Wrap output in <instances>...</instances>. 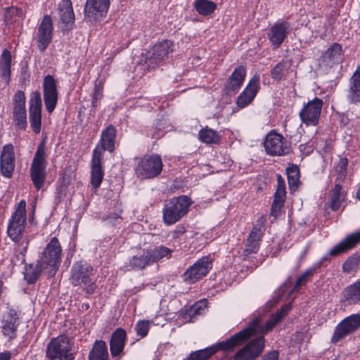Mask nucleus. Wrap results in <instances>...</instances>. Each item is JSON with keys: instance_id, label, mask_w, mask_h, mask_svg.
<instances>
[{"instance_id": "f257e3e1", "label": "nucleus", "mask_w": 360, "mask_h": 360, "mask_svg": "<svg viewBox=\"0 0 360 360\" xmlns=\"http://www.w3.org/2000/svg\"><path fill=\"white\" fill-rule=\"evenodd\" d=\"M249 331V329H243L226 341H222L215 345L193 352L186 360H207L219 349L231 350L248 338Z\"/></svg>"}, {"instance_id": "f03ea898", "label": "nucleus", "mask_w": 360, "mask_h": 360, "mask_svg": "<svg viewBox=\"0 0 360 360\" xmlns=\"http://www.w3.org/2000/svg\"><path fill=\"white\" fill-rule=\"evenodd\" d=\"M93 267L82 262H77L71 268L70 282L75 286L79 285L87 294H92L96 288L93 276Z\"/></svg>"}, {"instance_id": "7ed1b4c3", "label": "nucleus", "mask_w": 360, "mask_h": 360, "mask_svg": "<svg viewBox=\"0 0 360 360\" xmlns=\"http://www.w3.org/2000/svg\"><path fill=\"white\" fill-rule=\"evenodd\" d=\"M191 199L186 195L173 198L167 201L162 210L163 220L167 225L178 221L188 211Z\"/></svg>"}, {"instance_id": "20e7f679", "label": "nucleus", "mask_w": 360, "mask_h": 360, "mask_svg": "<svg viewBox=\"0 0 360 360\" xmlns=\"http://www.w3.org/2000/svg\"><path fill=\"white\" fill-rule=\"evenodd\" d=\"M46 147L45 141L38 146L30 167L31 180L34 187L39 190L44 184L46 177Z\"/></svg>"}, {"instance_id": "39448f33", "label": "nucleus", "mask_w": 360, "mask_h": 360, "mask_svg": "<svg viewBox=\"0 0 360 360\" xmlns=\"http://www.w3.org/2000/svg\"><path fill=\"white\" fill-rule=\"evenodd\" d=\"M62 248L57 238L53 237L44 248L39 259L42 267L48 269V276L53 277L60 263Z\"/></svg>"}, {"instance_id": "423d86ee", "label": "nucleus", "mask_w": 360, "mask_h": 360, "mask_svg": "<svg viewBox=\"0 0 360 360\" xmlns=\"http://www.w3.org/2000/svg\"><path fill=\"white\" fill-rule=\"evenodd\" d=\"M72 345L70 338L64 335L53 338L49 342L46 355L49 360H73Z\"/></svg>"}, {"instance_id": "0eeeda50", "label": "nucleus", "mask_w": 360, "mask_h": 360, "mask_svg": "<svg viewBox=\"0 0 360 360\" xmlns=\"http://www.w3.org/2000/svg\"><path fill=\"white\" fill-rule=\"evenodd\" d=\"M174 44L169 40H163L155 44L150 50L142 53L141 62L150 68L161 63L173 51Z\"/></svg>"}, {"instance_id": "6e6552de", "label": "nucleus", "mask_w": 360, "mask_h": 360, "mask_svg": "<svg viewBox=\"0 0 360 360\" xmlns=\"http://www.w3.org/2000/svg\"><path fill=\"white\" fill-rule=\"evenodd\" d=\"M26 221V202L21 200L18 204L8 226V235L12 240L19 242L22 238Z\"/></svg>"}, {"instance_id": "1a4fd4ad", "label": "nucleus", "mask_w": 360, "mask_h": 360, "mask_svg": "<svg viewBox=\"0 0 360 360\" xmlns=\"http://www.w3.org/2000/svg\"><path fill=\"white\" fill-rule=\"evenodd\" d=\"M162 161L158 155H146L141 158L135 169L136 174L142 179H152L158 176L162 170Z\"/></svg>"}, {"instance_id": "9d476101", "label": "nucleus", "mask_w": 360, "mask_h": 360, "mask_svg": "<svg viewBox=\"0 0 360 360\" xmlns=\"http://www.w3.org/2000/svg\"><path fill=\"white\" fill-rule=\"evenodd\" d=\"M264 146L266 152L273 156L285 155L291 150L290 143L286 139L274 131L266 135Z\"/></svg>"}, {"instance_id": "9b49d317", "label": "nucleus", "mask_w": 360, "mask_h": 360, "mask_svg": "<svg viewBox=\"0 0 360 360\" xmlns=\"http://www.w3.org/2000/svg\"><path fill=\"white\" fill-rule=\"evenodd\" d=\"M256 335H259V336L252 340L245 347L238 350L234 355V360H255L262 353L265 343L264 338V335L255 333L248 338L245 341ZM244 342L245 340L241 343V345ZM239 345H240V344Z\"/></svg>"}, {"instance_id": "f8f14e48", "label": "nucleus", "mask_w": 360, "mask_h": 360, "mask_svg": "<svg viewBox=\"0 0 360 360\" xmlns=\"http://www.w3.org/2000/svg\"><path fill=\"white\" fill-rule=\"evenodd\" d=\"M290 309L288 306L282 307L280 311H278L274 314L271 319L264 326H261V318L255 317L251 320L248 326L245 329H249L248 338L255 333H259L262 335L267 334L277 323L278 322L288 313Z\"/></svg>"}, {"instance_id": "ddd939ff", "label": "nucleus", "mask_w": 360, "mask_h": 360, "mask_svg": "<svg viewBox=\"0 0 360 360\" xmlns=\"http://www.w3.org/2000/svg\"><path fill=\"white\" fill-rule=\"evenodd\" d=\"M212 259L205 256L198 259L183 274V279L188 283H194L206 276L212 269Z\"/></svg>"}, {"instance_id": "4468645a", "label": "nucleus", "mask_w": 360, "mask_h": 360, "mask_svg": "<svg viewBox=\"0 0 360 360\" xmlns=\"http://www.w3.org/2000/svg\"><path fill=\"white\" fill-rule=\"evenodd\" d=\"M323 107V101L319 98L308 101L299 112L300 118L307 126L315 127L319 124Z\"/></svg>"}, {"instance_id": "2eb2a0df", "label": "nucleus", "mask_w": 360, "mask_h": 360, "mask_svg": "<svg viewBox=\"0 0 360 360\" xmlns=\"http://www.w3.org/2000/svg\"><path fill=\"white\" fill-rule=\"evenodd\" d=\"M53 31V25L51 17L46 15L37 28L35 36L37 46L40 52H44L51 43Z\"/></svg>"}, {"instance_id": "dca6fc26", "label": "nucleus", "mask_w": 360, "mask_h": 360, "mask_svg": "<svg viewBox=\"0 0 360 360\" xmlns=\"http://www.w3.org/2000/svg\"><path fill=\"white\" fill-rule=\"evenodd\" d=\"M13 121L15 127L25 130L27 125V111L25 108V95L23 91H18L13 96Z\"/></svg>"}, {"instance_id": "f3484780", "label": "nucleus", "mask_w": 360, "mask_h": 360, "mask_svg": "<svg viewBox=\"0 0 360 360\" xmlns=\"http://www.w3.org/2000/svg\"><path fill=\"white\" fill-rule=\"evenodd\" d=\"M360 326V314L349 316L339 323L335 328L331 342L336 343L354 333Z\"/></svg>"}, {"instance_id": "a211bd4d", "label": "nucleus", "mask_w": 360, "mask_h": 360, "mask_svg": "<svg viewBox=\"0 0 360 360\" xmlns=\"http://www.w3.org/2000/svg\"><path fill=\"white\" fill-rule=\"evenodd\" d=\"M29 119L33 131L38 134L41 127V98L39 91L32 94L29 103Z\"/></svg>"}, {"instance_id": "6ab92c4d", "label": "nucleus", "mask_w": 360, "mask_h": 360, "mask_svg": "<svg viewBox=\"0 0 360 360\" xmlns=\"http://www.w3.org/2000/svg\"><path fill=\"white\" fill-rule=\"evenodd\" d=\"M290 30V23L284 20L276 22L269 28L267 37L273 49H277L281 45Z\"/></svg>"}, {"instance_id": "aec40b11", "label": "nucleus", "mask_w": 360, "mask_h": 360, "mask_svg": "<svg viewBox=\"0 0 360 360\" xmlns=\"http://www.w3.org/2000/svg\"><path fill=\"white\" fill-rule=\"evenodd\" d=\"M43 91L46 108L51 113L54 110L58 101L56 81L51 75H46L44 77Z\"/></svg>"}, {"instance_id": "412c9836", "label": "nucleus", "mask_w": 360, "mask_h": 360, "mask_svg": "<svg viewBox=\"0 0 360 360\" xmlns=\"http://www.w3.org/2000/svg\"><path fill=\"white\" fill-rule=\"evenodd\" d=\"M1 323L3 335L8 340L15 338L17 328L20 325L18 312L13 309H9L4 314Z\"/></svg>"}, {"instance_id": "4be33fe9", "label": "nucleus", "mask_w": 360, "mask_h": 360, "mask_svg": "<svg viewBox=\"0 0 360 360\" xmlns=\"http://www.w3.org/2000/svg\"><path fill=\"white\" fill-rule=\"evenodd\" d=\"M15 169L14 146L7 143L2 148L0 155V170L3 176L11 177Z\"/></svg>"}, {"instance_id": "5701e85b", "label": "nucleus", "mask_w": 360, "mask_h": 360, "mask_svg": "<svg viewBox=\"0 0 360 360\" xmlns=\"http://www.w3.org/2000/svg\"><path fill=\"white\" fill-rule=\"evenodd\" d=\"M109 5V0H87L84 8L86 18L89 21L97 20L107 12Z\"/></svg>"}, {"instance_id": "b1692460", "label": "nucleus", "mask_w": 360, "mask_h": 360, "mask_svg": "<svg viewBox=\"0 0 360 360\" xmlns=\"http://www.w3.org/2000/svg\"><path fill=\"white\" fill-rule=\"evenodd\" d=\"M259 86V76L255 75L248 85L237 98L236 104L243 108L248 105L255 97Z\"/></svg>"}, {"instance_id": "393cba45", "label": "nucleus", "mask_w": 360, "mask_h": 360, "mask_svg": "<svg viewBox=\"0 0 360 360\" xmlns=\"http://www.w3.org/2000/svg\"><path fill=\"white\" fill-rule=\"evenodd\" d=\"M116 137V129L115 128L110 125L105 129H104L101 136V140L96 146L94 151L99 152V156H103V153L105 150H108L110 153L113 152L115 150V139Z\"/></svg>"}, {"instance_id": "a878e982", "label": "nucleus", "mask_w": 360, "mask_h": 360, "mask_svg": "<svg viewBox=\"0 0 360 360\" xmlns=\"http://www.w3.org/2000/svg\"><path fill=\"white\" fill-rule=\"evenodd\" d=\"M58 13L63 30L72 29L75 23V13L70 0H61L58 4Z\"/></svg>"}, {"instance_id": "bb28decb", "label": "nucleus", "mask_w": 360, "mask_h": 360, "mask_svg": "<svg viewBox=\"0 0 360 360\" xmlns=\"http://www.w3.org/2000/svg\"><path fill=\"white\" fill-rule=\"evenodd\" d=\"M346 98L349 103H360V67H358L349 80Z\"/></svg>"}, {"instance_id": "cd10ccee", "label": "nucleus", "mask_w": 360, "mask_h": 360, "mask_svg": "<svg viewBox=\"0 0 360 360\" xmlns=\"http://www.w3.org/2000/svg\"><path fill=\"white\" fill-rule=\"evenodd\" d=\"M246 75L245 67L240 65L237 67L226 84L225 88L227 94L233 93L235 94L241 87Z\"/></svg>"}, {"instance_id": "c85d7f7f", "label": "nucleus", "mask_w": 360, "mask_h": 360, "mask_svg": "<svg viewBox=\"0 0 360 360\" xmlns=\"http://www.w3.org/2000/svg\"><path fill=\"white\" fill-rule=\"evenodd\" d=\"M277 186L274 194V199L271 206V214L276 216L281 208L283 206L285 197V184L280 174L277 175Z\"/></svg>"}, {"instance_id": "c756f323", "label": "nucleus", "mask_w": 360, "mask_h": 360, "mask_svg": "<svg viewBox=\"0 0 360 360\" xmlns=\"http://www.w3.org/2000/svg\"><path fill=\"white\" fill-rule=\"evenodd\" d=\"M342 60V46L333 43L322 55L321 62L327 67H333Z\"/></svg>"}, {"instance_id": "7c9ffc66", "label": "nucleus", "mask_w": 360, "mask_h": 360, "mask_svg": "<svg viewBox=\"0 0 360 360\" xmlns=\"http://www.w3.org/2000/svg\"><path fill=\"white\" fill-rule=\"evenodd\" d=\"M101 156L99 152L93 151L91 160V184L94 188L100 186L104 176V172L101 166Z\"/></svg>"}, {"instance_id": "2f4dec72", "label": "nucleus", "mask_w": 360, "mask_h": 360, "mask_svg": "<svg viewBox=\"0 0 360 360\" xmlns=\"http://www.w3.org/2000/svg\"><path fill=\"white\" fill-rule=\"evenodd\" d=\"M359 243H360V232L352 233L333 247L330 251V255L337 256L346 252L354 248Z\"/></svg>"}, {"instance_id": "473e14b6", "label": "nucleus", "mask_w": 360, "mask_h": 360, "mask_svg": "<svg viewBox=\"0 0 360 360\" xmlns=\"http://www.w3.org/2000/svg\"><path fill=\"white\" fill-rule=\"evenodd\" d=\"M125 339L126 332L124 329L119 328L112 333L110 341V349L112 356H117L122 352Z\"/></svg>"}, {"instance_id": "72a5a7b5", "label": "nucleus", "mask_w": 360, "mask_h": 360, "mask_svg": "<svg viewBox=\"0 0 360 360\" xmlns=\"http://www.w3.org/2000/svg\"><path fill=\"white\" fill-rule=\"evenodd\" d=\"M346 193L342 190L340 182H336L334 187L329 193L328 204L332 210H338L341 204L345 201Z\"/></svg>"}, {"instance_id": "f704fd0d", "label": "nucleus", "mask_w": 360, "mask_h": 360, "mask_svg": "<svg viewBox=\"0 0 360 360\" xmlns=\"http://www.w3.org/2000/svg\"><path fill=\"white\" fill-rule=\"evenodd\" d=\"M262 236V231L259 228L255 227L252 229L247 240L246 248L243 252L245 256H248L251 253L257 252Z\"/></svg>"}, {"instance_id": "c9c22d12", "label": "nucleus", "mask_w": 360, "mask_h": 360, "mask_svg": "<svg viewBox=\"0 0 360 360\" xmlns=\"http://www.w3.org/2000/svg\"><path fill=\"white\" fill-rule=\"evenodd\" d=\"M108 353L106 343L96 340L89 353V360H108Z\"/></svg>"}, {"instance_id": "e433bc0d", "label": "nucleus", "mask_w": 360, "mask_h": 360, "mask_svg": "<svg viewBox=\"0 0 360 360\" xmlns=\"http://www.w3.org/2000/svg\"><path fill=\"white\" fill-rule=\"evenodd\" d=\"M148 250H143L137 255L133 256L129 261V266L133 269H143L146 266L151 265Z\"/></svg>"}, {"instance_id": "4c0bfd02", "label": "nucleus", "mask_w": 360, "mask_h": 360, "mask_svg": "<svg viewBox=\"0 0 360 360\" xmlns=\"http://www.w3.org/2000/svg\"><path fill=\"white\" fill-rule=\"evenodd\" d=\"M291 64L287 60H281L276 64L271 71V75L273 79L280 81L284 79L289 73Z\"/></svg>"}, {"instance_id": "58836bf2", "label": "nucleus", "mask_w": 360, "mask_h": 360, "mask_svg": "<svg viewBox=\"0 0 360 360\" xmlns=\"http://www.w3.org/2000/svg\"><path fill=\"white\" fill-rule=\"evenodd\" d=\"M48 269L45 267H42L39 264V259L37 261V264H30L29 267L26 269V272L25 274V277L29 283H34L41 271H44L48 276L47 272Z\"/></svg>"}, {"instance_id": "ea45409f", "label": "nucleus", "mask_w": 360, "mask_h": 360, "mask_svg": "<svg viewBox=\"0 0 360 360\" xmlns=\"http://www.w3.org/2000/svg\"><path fill=\"white\" fill-rule=\"evenodd\" d=\"M194 7L200 15L205 16L212 14L216 9L217 4L209 0H196Z\"/></svg>"}, {"instance_id": "a19ab883", "label": "nucleus", "mask_w": 360, "mask_h": 360, "mask_svg": "<svg viewBox=\"0 0 360 360\" xmlns=\"http://www.w3.org/2000/svg\"><path fill=\"white\" fill-rule=\"evenodd\" d=\"M148 250L152 264L160 261L164 257H169L173 252L172 249L162 245L158 246Z\"/></svg>"}, {"instance_id": "79ce46f5", "label": "nucleus", "mask_w": 360, "mask_h": 360, "mask_svg": "<svg viewBox=\"0 0 360 360\" xmlns=\"http://www.w3.org/2000/svg\"><path fill=\"white\" fill-rule=\"evenodd\" d=\"M345 298L350 304H354L360 300V281L349 285L345 290Z\"/></svg>"}, {"instance_id": "37998d69", "label": "nucleus", "mask_w": 360, "mask_h": 360, "mask_svg": "<svg viewBox=\"0 0 360 360\" xmlns=\"http://www.w3.org/2000/svg\"><path fill=\"white\" fill-rule=\"evenodd\" d=\"M199 139L201 141L207 144L218 143L219 141V136L217 132L209 128H205L200 131Z\"/></svg>"}, {"instance_id": "c03bdc74", "label": "nucleus", "mask_w": 360, "mask_h": 360, "mask_svg": "<svg viewBox=\"0 0 360 360\" xmlns=\"http://www.w3.org/2000/svg\"><path fill=\"white\" fill-rule=\"evenodd\" d=\"M287 176L290 189L295 190L300 183V170L297 166H292L287 169Z\"/></svg>"}, {"instance_id": "a18cd8bd", "label": "nucleus", "mask_w": 360, "mask_h": 360, "mask_svg": "<svg viewBox=\"0 0 360 360\" xmlns=\"http://www.w3.org/2000/svg\"><path fill=\"white\" fill-rule=\"evenodd\" d=\"M315 270L314 269H307L302 275H300L295 283L294 290H298L300 288L305 285L314 275Z\"/></svg>"}, {"instance_id": "49530a36", "label": "nucleus", "mask_w": 360, "mask_h": 360, "mask_svg": "<svg viewBox=\"0 0 360 360\" xmlns=\"http://www.w3.org/2000/svg\"><path fill=\"white\" fill-rule=\"evenodd\" d=\"M360 257L357 255H352L348 258L342 265V269L346 273H350L355 270L359 264Z\"/></svg>"}, {"instance_id": "de8ad7c7", "label": "nucleus", "mask_w": 360, "mask_h": 360, "mask_svg": "<svg viewBox=\"0 0 360 360\" xmlns=\"http://www.w3.org/2000/svg\"><path fill=\"white\" fill-rule=\"evenodd\" d=\"M347 159L345 158L340 160L339 163L336 167V171L338 172V177L335 180L336 182H340L345 178L347 175Z\"/></svg>"}, {"instance_id": "09e8293b", "label": "nucleus", "mask_w": 360, "mask_h": 360, "mask_svg": "<svg viewBox=\"0 0 360 360\" xmlns=\"http://www.w3.org/2000/svg\"><path fill=\"white\" fill-rule=\"evenodd\" d=\"M149 326V321H139L135 326V330L137 333V335L140 336L141 338L146 337L148 333Z\"/></svg>"}, {"instance_id": "8fccbe9b", "label": "nucleus", "mask_w": 360, "mask_h": 360, "mask_svg": "<svg viewBox=\"0 0 360 360\" xmlns=\"http://www.w3.org/2000/svg\"><path fill=\"white\" fill-rule=\"evenodd\" d=\"M11 52L7 49H4L0 58V67L11 68Z\"/></svg>"}, {"instance_id": "3c124183", "label": "nucleus", "mask_w": 360, "mask_h": 360, "mask_svg": "<svg viewBox=\"0 0 360 360\" xmlns=\"http://www.w3.org/2000/svg\"><path fill=\"white\" fill-rule=\"evenodd\" d=\"M207 300L205 299L201 300L200 301L195 303L191 308V312L193 314H200L202 311L205 310L207 307Z\"/></svg>"}, {"instance_id": "603ef678", "label": "nucleus", "mask_w": 360, "mask_h": 360, "mask_svg": "<svg viewBox=\"0 0 360 360\" xmlns=\"http://www.w3.org/2000/svg\"><path fill=\"white\" fill-rule=\"evenodd\" d=\"M103 86L102 85L96 84L94 88V96L92 98V105L95 106L97 101L102 97Z\"/></svg>"}, {"instance_id": "864d4df0", "label": "nucleus", "mask_w": 360, "mask_h": 360, "mask_svg": "<svg viewBox=\"0 0 360 360\" xmlns=\"http://www.w3.org/2000/svg\"><path fill=\"white\" fill-rule=\"evenodd\" d=\"M1 77L6 84H8L11 78V68L0 67Z\"/></svg>"}, {"instance_id": "5fc2aeb1", "label": "nucleus", "mask_w": 360, "mask_h": 360, "mask_svg": "<svg viewBox=\"0 0 360 360\" xmlns=\"http://www.w3.org/2000/svg\"><path fill=\"white\" fill-rule=\"evenodd\" d=\"M278 353L276 351H273L269 352L266 355L264 356L263 360H278Z\"/></svg>"}, {"instance_id": "6e6d98bb", "label": "nucleus", "mask_w": 360, "mask_h": 360, "mask_svg": "<svg viewBox=\"0 0 360 360\" xmlns=\"http://www.w3.org/2000/svg\"><path fill=\"white\" fill-rule=\"evenodd\" d=\"M11 358V354L8 351H5L0 353V360H10Z\"/></svg>"}, {"instance_id": "4d7b16f0", "label": "nucleus", "mask_w": 360, "mask_h": 360, "mask_svg": "<svg viewBox=\"0 0 360 360\" xmlns=\"http://www.w3.org/2000/svg\"><path fill=\"white\" fill-rule=\"evenodd\" d=\"M27 245H28V240H26V242H25V246L23 248V250H22V252H26V250H27Z\"/></svg>"}, {"instance_id": "13d9d810", "label": "nucleus", "mask_w": 360, "mask_h": 360, "mask_svg": "<svg viewBox=\"0 0 360 360\" xmlns=\"http://www.w3.org/2000/svg\"><path fill=\"white\" fill-rule=\"evenodd\" d=\"M356 196L358 199L360 200V186H359V188L358 189L356 193Z\"/></svg>"}, {"instance_id": "bf43d9fd", "label": "nucleus", "mask_w": 360, "mask_h": 360, "mask_svg": "<svg viewBox=\"0 0 360 360\" xmlns=\"http://www.w3.org/2000/svg\"><path fill=\"white\" fill-rule=\"evenodd\" d=\"M13 10H14V8H7V11L8 12H13Z\"/></svg>"}, {"instance_id": "052dcab7", "label": "nucleus", "mask_w": 360, "mask_h": 360, "mask_svg": "<svg viewBox=\"0 0 360 360\" xmlns=\"http://www.w3.org/2000/svg\"><path fill=\"white\" fill-rule=\"evenodd\" d=\"M260 220H261V222H262V223H264V219L263 218H261V219H260Z\"/></svg>"}]
</instances>
